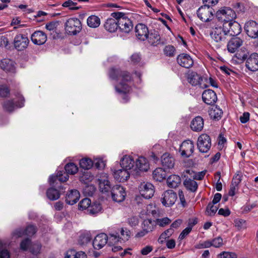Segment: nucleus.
I'll use <instances>...</instances> for the list:
<instances>
[{
	"mask_svg": "<svg viewBox=\"0 0 258 258\" xmlns=\"http://www.w3.org/2000/svg\"><path fill=\"white\" fill-rule=\"evenodd\" d=\"M109 76L112 80L119 82L115 88L116 91L121 95L123 102H126L128 100L126 94L130 92L131 88L128 84L131 81L130 74L118 69L111 68L109 72Z\"/></svg>",
	"mask_w": 258,
	"mask_h": 258,
	"instance_id": "nucleus-1",
	"label": "nucleus"
},
{
	"mask_svg": "<svg viewBox=\"0 0 258 258\" xmlns=\"http://www.w3.org/2000/svg\"><path fill=\"white\" fill-rule=\"evenodd\" d=\"M66 172L58 171L56 175H51L49 178V182L50 185L53 184L57 179L60 182H64L68 180V174H75L78 171V166L74 163H68L64 167Z\"/></svg>",
	"mask_w": 258,
	"mask_h": 258,
	"instance_id": "nucleus-2",
	"label": "nucleus"
},
{
	"mask_svg": "<svg viewBox=\"0 0 258 258\" xmlns=\"http://www.w3.org/2000/svg\"><path fill=\"white\" fill-rule=\"evenodd\" d=\"M111 16L114 18H119L118 28L121 31L128 33L133 29V26L131 21L122 12H114Z\"/></svg>",
	"mask_w": 258,
	"mask_h": 258,
	"instance_id": "nucleus-3",
	"label": "nucleus"
},
{
	"mask_svg": "<svg viewBox=\"0 0 258 258\" xmlns=\"http://www.w3.org/2000/svg\"><path fill=\"white\" fill-rule=\"evenodd\" d=\"M133 175L135 176H140L142 173L147 172L150 169V164L147 158L143 156L139 157L135 161Z\"/></svg>",
	"mask_w": 258,
	"mask_h": 258,
	"instance_id": "nucleus-4",
	"label": "nucleus"
},
{
	"mask_svg": "<svg viewBox=\"0 0 258 258\" xmlns=\"http://www.w3.org/2000/svg\"><path fill=\"white\" fill-rule=\"evenodd\" d=\"M216 16L219 21L226 23L236 18V15L230 8L224 7L216 12Z\"/></svg>",
	"mask_w": 258,
	"mask_h": 258,
	"instance_id": "nucleus-5",
	"label": "nucleus"
},
{
	"mask_svg": "<svg viewBox=\"0 0 258 258\" xmlns=\"http://www.w3.org/2000/svg\"><path fill=\"white\" fill-rule=\"evenodd\" d=\"M65 30L70 35H76L82 29V24L79 19L71 18L65 23Z\"/></svg>",
	"mask_w": 258,
	"mask_h": 258,
	"instance_id": "nucleus-6",
	"label": "nucleus"
},
{
	"mask_svg": "<svg viewBox=\"0 0 258 258\" xmlns=\"http://www.w3.org/2000/svg\"><path fill=\"white\" fill-rule=\"evenodd\" d=\"M197 146L199 151L202 153H207L211 147V139L206 134L201 135L198 139Z\"/></svg>",
	"mask_w": 258,
	"mask_h": 258,
	"instance_id": "nucleus-7",
	"label": "nucleus"
},
{
	"mask_svg": "<svg viewBox=\"0 0 258 258\" xmlns=\"http://www.w3.org/2000/svg\"><path fill=\"white\" fill-rule=\"evenodd\" d=\"M210 35L212 39L216 42L220 43L221 44L226 42L227 35L223 27H215L210 33Z\"/></svg>",
	"mask_w": 258,
	"mask_h": 258,
	"instance_id": "nucleus-8",
	"label": "nucleus"
},
{
	"mask_svg": "<svg viewBox=\"0 0 258 258\" xmlns=\"http://www.w3.org/2000/svg\"><path fill=\"white\" fill-rule=\"evenodd\" d=\"M223 26L227 36H235L239 34L241 32V26L237 22L229 21L226 22L224 23Z\"/></svg>",
	"mask_w": 258,
	"mask_h": 258,
	"instance_id": "nucleus-9",
	"label": "nucleus"
},
{
	"mask_svg": "<svg viewBox=\"0 0 258 258\" xmlns=\"http://www.w3.org/2000/svg\"><path fill=\"white\" fill-rule=\"evenodd\" d=\"M198 17L203 22H208L213 16V9L207 5L201 6L197 11Z\"/></svg>",
	"mask_w": 258,
	"mask_h": 258,
	"instance_id": "nucleus-10",
	"label": "nucleus"
},
{
	"mask_svg": "<svg viewBox=\"0 0 258 258\" xmlns=\"http://www.w3.org/2000/svg\"><path fill=\"white\" fill-rule=\"evenodd\" d=\"M139 190L141 195L145 199L151 198L154 194L153 185L148 182L141 183L139 185Z\"/></svg>",
	"mask_w": 258,
	"mask_h": 258,
	"instance_id": "nucleus-11",
	"label": "nucleus"
},
{
	"mask_svg": "<svg viewBox=\"0 0 258 258\" xmlns=\"http://www.w3.org/2000/svg\"><path fill=\"white\" fill-rule=\"evenodd\" d=\"M111 170L114 178L116 181L120 182L127 181L132 174L131 171L122 168L120 169L113 168Z\"/></svg>",
	"mask_w": 258,
	"mask_h": 258,
	"instance_id": "nucleus-12",
	"label": "nucleus"
},
{
	"mask_svg": "<svg viewBox=\"0 0 258 258\" xmlns=\"http://www.w3.org/2000/svg\"><path fill=\"white\" fill-rule=\"evenodd\" d=\"M176 199V194L172 190H168L162 195L161 201L164 206L170 207L175 203Z\"/></svg>",
	"mask_w": 258,
	"mask_h": 258,
	"instance_id": "nucleus-13",
	"label": "nucleus"
},
{
	"mask_svg": "<svg viewBox=\"0 0 258 258\" xmlns=\"http://www.w3.org/2000/svg\"><path fill=\"white\" fill-rule=\"evenodd\" d=\"M111 196L114 201L118 203L122 202L126 197L125 189L119 185L114 186L112 188Z\"/></svg>",
	"mask_w": 258,
	"mask_h": 258,
	"instance_id": "nucleus-14",
	"label": "nucleus"
},
{
	"mask_svg": "<svg viewBox=\"0 0 258 258\" xmlns=\"http://www.w3.org/2000/svg\"><path fill=\"white\" fill-rule=\"evenodd\" d=\"M194 151V144L191 140H185L180 146L179 151L182 157H190Z\"/></svg>",
	"mask_w": 258,
	"mask_h": 258,
	"instance_id": "nucleus-15",
	"label": "nucleus"
},
{
	"mask_svg": "<svg viewBox=\"0 0 258 258\" xmlns=\"http://www.w3.org/2000/svg\"><path fill=\"white\" fill-rule=\"evenodd\" d=\"M29 43L28 37L23 34L17 35L14 41V47L18 51H22L26 49Z\"/></svg>",
	"mask_w": 258,
	"mask_h": 258,
	"instance_id": "nucleus-16",
	"label": "nucleus"
},
{
	"mask_svg": "<svg viewBox=\"0 0 258 258\" xmlns=\"http://www.w3.org/2000/svg\"><path fill=\"white\" fill-rule=\"evenodd\" d=\"M135 161L133 157L129 155H123L120 159L121 168L125 169L133 173V169L135 166Z\"/></svg>",
	"mask_w": 258,
	"mask_h": 258,
	"instance_id": "nucleus-17",
	"label": "nucleus"
},
{
	"mask_svg": "<svg viewBox=\"0 0 258 258\" xmlns=\"http://www.w3.org/2000/svg\"><path fill=\"white\" fill-rule=\"evenodd\" d=\"M244 29L250 37L256 38L258 37V24L255 21L250 20L247 22L245 24Z\"/></svg>",
	"mask_w": 258,
	"mask_h": 258,
	"instance_id": "nucleus-18",
	"label": "nucleus"
},
{
	"mask_svg": "<svg viewBox=\"0 0 258 258\" xmlns=\"http://www.w3.org/2000/svg\"><path fill=\"white\" fill-rule=\"evenodd\" d=\"M108 241V236L103 233L96 236L93 241V246L94 249L99 250L103 248Z\"/></svg>",
	"mask_w": 258,
	"mask_h": 258,
	"instance_id": "nucleus-19",
	"label": "nucleus"
},
{
	"mask_svg": "<svg viewBox=\"0 0 258 258\" xmlns=\"http://www.w3.org/2000/svg\"><path fill=\"white\" fill-rule=\"evenodd\" d=\"M243 41L240 37H234L228 42L227 50L230 53H234L243 44Z\"/></svg>",
	"mask_w": 258,
	"mask_h": 258,
	"instance_id": "nucleus-20",
	"label": "nucleus"
},
{
	"mask_svg": "<svg viewBox=\"0 0 258 258\" xmlns=\"http://www.w3.org/2000/svg\"><path fill=\"white\" fill-rule=\"evenodd\" d=\"M177 61L180 66L185 68H189L194 64V60L191 56L185 53L179 54L177 57Z\"/></svg>",
	"mask_w": 258,
	"mask_h": 258,
	"instance_id": "nucleus-21",
	"label": "nucleus"
},
{
	"mask_svg": "<svg viewBox=\"0 0 258 258\" xmlns=\"http://www.w3.org/2000/svg\"><path fill=\"white\" fill-rule=\"evenodd\" d=\"M135 30L136 36L139 39L144 41L147 39L149 33L146 25L142 23L138 24L136 25Z\"/></svg>",
	"mask_w": 258,
	"mask_h": 258,
	"instance_id": "nucleus-22",
	"label": "nucleus"
},
{
	"mask_svg": "<svg viewBox=\"0 0 258 258\" xmlns=\"http://www.w3.org/2000/svg\"><path fill=\"white\" fill-rule=\"evenodd\" d=\"M202 99L205 103L212 105L217 100V97L214 91L208 89L205 90L203 93Z\"/></svg>",
	"mask_w": 258,
	"mask_h": 258,
	"instance_id": "nucleus-23",
	"label": "nucleus"
},
{
	"mask_svg": "<svg viewBox=\"0 0 258 258\" xmlns=\"http://www.w3.org/2000/svg\"><path fill=\"white\" fill-rule=\"evenodd\" d=\"M245 65L246 68L251 71L258 70V54L252 53L247 58Z\"/></svg>",
	"mask_w": 258,
	"mask_h": 258,
	"instance_id": "nucleus-24",
	"label": "nucleus"
},
{
	"mask_svg": "<svg viewBox=\"0 0 258 258\" xmlns=\"http://www.w3.org/2000/svg\"><path fill=\"white\" fill-rule=\"evenodd\" d=\"M31 40L36 45L43 44L47 40L46 35L41 31H37L31 35Z\"/></svg>",
	"mask_w": 258,
	"mask_h": 258,
	"instance_id": "nucleus-25",
	"label": "nucleus"
},
{
	"mask_svg": "<svg viewBox=\"0 0 258 258\" xmlns=\"http://www.w3.org/2000/svg\"><path fill=\"white\" fill-rule=\"evenodd\" d=\"M162 166L166 169H172L175 165V159L168 153H164L161 157Z\"/></svg>",
	"mask_w": 258,
	"mask_h": 258,
	"instance_id": "nucleus-26",
	"label": "nucleus"
},
{
	"mask_svg": "<svg viewBox=\"0 0 258 258\" xmlns=\"http://www.w3.org/2000/svg\"><path fill=\"white\" fill-rule=\"evenodd\" d=\"M119 18H108L104 24L105 29L109 32H115L118 28Z\"/></svg>",
	"mask_w": 258,
	"mask_h": 258,
	"instance_id": "nucleus-27",
	"label": "nucleus"
},
{
	"mask_svg": "<svg viewBox=\"0 0 258 258\" xmlns=\"http://www.w3.org/2000/svg\"><path fill=\"white\" fill-rule=\"evenodd\" d=\"M80 199V193L77 189H71L66 196V202L68 204L73 205L76 204Z\"/></svg>",
	"mask_w": 258,
	"mask_h": 258,
	"instance_id": "nucleus-28",
	"label": "nucleus"
},
{
	"mask_svg": "<svg viewBox=\"0 0 258 258\" xmlns=\"http://www.w3.org/2000/svg\"><path fill=\"white\" fill-rule=\"evenodd\" d=\"M99 186L100 190L103 192L108 191L111 188V184L106 174H102L99 179Z\"/></svg>",
	"mask_w": 258,
	"mask_h": 258,
	"instance_id": "nucleus-29",
	"label": "nucleus"
},
{
	"mask_svg": "<svg viewBox=\"0 0 258 258\" xmlns=\"http://www.w3.org/2000/svg\"><path fill=\"white\" fill-rule=\"evenodd\" d=\"M36 231V228L33 225L28 226L25 231L21 229H17L13 232V236L16 237H20L24 235L31 236L35 233Z\"/></svg>",
	"mask_w": 258,
	"mask_h": 258,
	"instance_id": "nucleus-30",
	"label": "nucleus"
},
{
	"mask_svg": "<svg viewBox=\"0 0 258 258\" xmlns=\"http://www.w3.org/2000/svg\"><path fill=\"white\" fill-rule=\"evenodd\" d=\"M19 99L20 101V103L14 104L13 100L7 101L4 104V108L8 111L12 112L16 107H22L24 106V99L22 96H19Z\"/></svg>",
	"mask_w": 258,
	"mask_h": 258,
	"instance_id": "nucleus-31",
	"label": "nucleus"
},
{
	"mask_svg": "<svg viewBox=\"0 0 258 258\" xmlns=\"http://www.w3.org/2000/svg\"><path fill=\"white\" fill-rule=\"evenodd\" d=\"M188 82L192 86L199 85L201 87H206L207 86L203 84V78L197 73L191 74L188 78Z\"/></svg>",
	"mask_w": 258,
	"mask_h": 258,
	"instance_id": "nucleus-32",
	"label": "nucleus"
},
{
	"mask_svg": "<svg viewBox=\"0 0 258 258\" xmlns=\"http://www.w3.org/2000/svg\"><path fill=\"white\" fill-rule=\"evenodd\" d=\"M0 67L6 72H14L15 70V63L11 59L5 58L0 61Z\"/></svg>",
	"mask_w": 258,
	"mask_h": 258,
	"instance_id": "nucleus-33",
	"label": "nucleus"
},
{
	"mask_svg": "<svg viewBox=\"0 0 258 258\" xmlns=\"http://www.w3.org/2000/svg\"><path fill=\"white\" fill-rule=\"evenodd\" d=\"M204 124L203 118L198 116L195 117L192 120L190 123V127L191 130L195 132H200L203 130Z\"/></svg>",
	"mask_w": 258,
	"mask_h": 258,
	"instance_id": "nucleus-34",
	"label": "nucleus"
},
{
	"mask_svg": "<svg viewBox=\"0 0 258 258\" xmlns=\"http://www.w3.org/2000/svg\"><path fill=\"white\" fill-rule=\"evenodd\" d=\"M241 181L240 176L239 175H235L232 180L229 191V195L233 197L238 190V185Z\"/></svg>",
	"mask_w": 258,
	"mask_h": 258,
	"instance_id": "nucleus-35",
	"label": "nucleus"
},
{
	"mask_svg": "<svg viewBox=\"0 0 258 258\" xmlns=\"http://www.w3.org/2000/svg\"><path fill=\"white\" fill-rule=\"evenodd\" d=\"M181 182L180 177L177 175L173 174L168 177L167 179V184L168 186L171 188L177 187Z\"/></svg>",
	"mask_w": 258,
	"mask_h": 258,
	"instance_id": "nucleus-36",
	"label": "nucleus"
},
{
	"mask_svg": "<svg viewBox=\"0 0 258 258\" xmlns=\"http://www.w3.org/2000/svg\"><path fill=\"white\" fill-rule=\"evenodd\" d=\"M209 115L213 119L219 120L221 118L223 111L217 106H212L208 111Z\"/></svg>",
	"mask_w": 258,
	"mask_h": 258,
	"instance_id": "nucleus-37",
	"label": "nucleus"
},
{
	"mask_svg": "<svg viewBox=\"0 0 258 258\" xmlns=\"http://www.w3.org/2000/svg\"><path fill=\"white\" fill-rule=\"evenodd\" d=\"M146 213L148 215H152L154 217H158L161 216V212L155 204H149L146 207Z\"/></svg>",
	"mask_w": 258,
	"mask_h": 258,
	"instance_id": "nucleus-38",
	"label": "nucleus"
},
{
	"mask_svg": "<svg viewBox=\"0 0 258 258\" xmlns=\"http://www.w3.org/2000/svg\"><path fill=\"white\" fill-rule=\"evenodd\" d=\"M166 177V171L162 168H157L153 172V177L156 181H162Z\"/></svg>",
	"mask_w": 258,
	"mask_h": 258,
	"instance_id": "nucleus-39",
	"label": "nucleus"
},
{
	"mask_svg": "<svg viewBox=\"0 0 258 258\" xmlns=\"http://www.w3.org/2000/svg\"><path fill=\"white\" fill-rule=\"evenodd\" d=\"M64 258H87V256L83 251L77 252L74 249H70L67 251Z\"/></svg>",
	"mask_w": 258,
	"mask_h": 258,
	"instance_id": "nucleus-40",
	"label": "nucleus"
},
{
	"mask_svg": "<svg viewBox=\"0 0 258 258\" xmlns=\"http://www.w3.org/2000/svg\"><path fill=\"white\" fill-rule=\"evenodd\" d=\"M156 226L155 221L150 219L144 220L142 224V228H144L149 233L153 231Z\"/></svg>",
	"mask_w": 258,
	"mask_h": 258,
	"instance_id": "nucleus-41",
	"label": "nucleus"
},
{
	"mask_svg": "<svg viewBox=\"0 0 258 258\" xmlns=\"http://www.w3.org/2000/svg\"><path fill=\"white\" fill-rule=\"evenodd\" d=\"M183 174L185 177H188V174L190 175V177H194L196 179L202 180L206 174V171H203L198 173L195 174L193 171L190 169H186L183 172Z\"/></svg>",
	"mask_w": 258,
	"mask_h": 258,
	"instance_id": "nucleus-42",
	"label": "nucleus"
},
{
	"mask_svg": "<svg viewBox=\"0 0 258 258\" xmlns=\"http://www.w3.org/2000/svg\"><path fill=\"white\" fill-rule=\"evenodd\" d=\"M185 187L189 190L195 192L198 188V184L196 181L190 178H186L183 182Z\"/></svg>",
	"mask_w": 258,
	"mask_h": 258,
	"instance_id": "nucleus-43",
	"label": "nucleus"
},
{
	"mask_svg": "<svg viewBox=\"0 0 258 258\" xmlns=\"http://www.w3.org/2000/svg\"><path fill=\"white\" fill-rule=\"evenodd\" d=\"M149 43L152 45H157L160 42V37L157 32L149 33L147 39Z\"/></svg>",
	"mask_w": 258,
	"mask_h": 258,
	"instance_id": "nucleus-44",
	"label": "nucleus"
},
{
	"mask_svg": "<svg viewBox=\"0 0 258 258\" xmlns=\"http://www.w3.org/2000/svg\"><path fill=\"white\" fill-rule=\"evenodd\" d=\"M87 25L92 28L98 27L100 24V20L97 16L92 15L87 20Z\"/></svg>",
	"mask_w": 258,
	"mask_h": 258,
	"instance_id": "nucleus-45",
	"label": "nucleus"
},
{
	"mask_svg": "<svg viewBox=\"0 0 258 258\" xmlns=\"http://www.w3.org/2000/svg\"><path fill=\"white\" fill-rule=\"evenodd\" d=\"M121 242L120 236L117 233H111L108 236L107 243L109 245H113L118 242Z\"/></svg>",
	"mask_w": 258,
	"mask_h": 258,
	"instance_id": "nucleus-46",
	"label": "nucleus"
},
{
	"mask_svg": "<svg viewBox=\"0 0 258 258\" xmlns=\"http://www.w3.org/2000/svg\"><path fill=\"white\" fill-rule=\"evenodd\" d=\"M91 239V233L89 231L85 232L80 235L79 243L82 245H85L89 242Z\"/></svg>",
	"mask_w": 258,
	"mask_h": 258,
	"instance_id": "nucleus-47",
	"label": "nucleus"
},
{
	"mask_svg": "<svg viewBox=\"0 0 258 258\" xmlns=\"http://www.w3.org/2000/svg\"><path fill=\"white\" fill-rule=\"evenodd\" d=\"M46 195L47 198L51 201L56 200L60 197L59 191L57 189L52 187L47 190Z\"/></svg>",
	"mask_w": 258,
	"mask_h": 258,
	"instance_id": "nucleus-48",
	"label": "nucleus"
},
{
	"mask_svg": "<svg viewBox=\"0 0 258 258\" xmlns=\"http://www.w3.org/2000/svg\"><path fill=\"white\" fill-rule=\"evenodd\" d=\"M79 164L80 167L84 169H89L92 167L93 161L89 158H84L80 160Z\"/></svg>",
	"mask_w": 258,
	"mask_h": 258,
	"instance_id": "nucleus-49",
	"label": "nucleus"
},
{
	"mask_svg": "<svg viewBox=\"0 0 258 258\" xmlns=\"http://www.w3.org/2000/svg\"><path fill=\"white\" fill-rule=\"evenodd\" d=\"M77 5V3L72 0H68L62 4L63 7L68 8L69 10L72 11L77 10L80 9V7H78Z\"/></svg>",
	"mask_w": 258,
	"mask_h": 258,
	"instance_id": "nucleus-50",
	"label": "nucleus"
},
{
	"mask_svg": "<svg viewBox=\"0 0 258 258\" xmlns=\"http://www.w3.org/2000/svg\"><path fill=\"white\" fill-rule=\"evenodd\" d=\"M120 238L121 241L125 242L127 241L131 237L130 231L126 228H121L120 230Z\"/></svg>",
	"mask_w": 258,
	"mask_h": 258,
	"instance_id": "nucleus-51",
	"label": "nucleus"
},
{
	"mask_svg": "<svg viewBox=\"0 0 258 258\" xmlns=\"http://www.w3.org/2000/svg\"><path fill=\"white\" fill-rule=\"evenodd\" d=\"M102 207L98 203H94L88 209L90 213L92 215H95L101 211Z\"/></svg>",
	"mask_w": 258,
	"mask_h": 258,
	"instance_id": "nucleus-52",
	"label": "nucleus"
},
{
	"mask_svg": "<svg viewBox=\"0 0 258 258\" xmlns=\"http://www.w3.org/2000/svg\"><path fill=\"white\" fill-rule=\"evenodd\" d=\"M175 47L171 45H166L163 49L164 54L169 57L173 56L175 55Z\"/></svg>",
	"mask_w": 258,
	"mask_h": 258,
	"instance_id": "nucleus-53",
	"label": "nucleus"
},
{
	"mask_svg": "<svg viewBox=\"0 0 258 258\" xmlns=\"http://www.w3.org/2000/svg\"><path fill=\"white\" fill-rule=\"evenodd\" d=\"M95 166L96 168L102 170L104 168L106 165V161L102 158H96L94 160Z\"/></svg>",
	"mask_w": 258,
	"mask_h": 258,
	"instance_id": "nucleus-54",
	"label": "nucleus"
},
{
	"mask_svg": "<svg viewBox=\"0 0 258 258\" xmlns=\"http://www.w3.org/2000/svg\"><path fill=\"white\" fill-rule=\"evenodd\" d=\"M212 203H210L206 209V214L209 216H213L217 211L218 209L217 206Z\"/></svg>",
	"mask_w": 258,
	"mask_h": 258,
	"instance_id": "nucleus-55",
	"label": "nucleus"
},
{
	"mask_svg": "<svg viewBox=\"0 0 258 258\" xmlns=\"http://www.w3.org/2000/svg\"><path fill=\"white\" fill-rule=\"evenodd\" d=\"M211 246H214L216 248H219L222 246L223 244V239L220 237H217L210 241Z\"/></svg>",
	"mask_w": 258,
	"mask_h": 258,
	"instance_id": "nucleus-56",
	"label": "nucleus"
},
{
	"mask_svg": "<svg viewBox=\"0 0 258 258\" xmlns=\"http://www.w3.org/2000/svg\"><path fill=\"white\" fill-rule=\"evenodd\" d=\"M235 226L238 230H240L246 228V223L244 220L241 219H236L234 221Z\"/></svg>",
	"mask_w": 258,
	"mask_h": 258,
	"instance_id": "nucleus-57",
	"label": "nucleus"
},
{
	"mask_svg": "<svg viewBox=\"0 0 258 258\" xmlns=\"http://www.w3.org/2000/svg\"><path fill=\"white\" fill-rule=\"evenodd\" d=\"M91 206V200L88 198L83 199L79 204V209L82 210L87 208L89 209Z\"/></svg>",
	"mask_w": 258,
	"mask_h": 258,
	"instance_id": "nucleus-58",
	"label": "nucleus"
},
{
	"mask_svg": "<svg viewBox=\"0 0 258 258\" xmlns=\"http://www.w3.org/2000/svg\"><path fill=\"white\" fill-rule=\"evenodd\" d=\"M156 225H158L160 227H164L171 222V220L167 217L161 219H156L155 220Z\"/></svg>",
	"mask_w": 258,
	"mask_h": 258,
	"instance_id": "nucleus-59",
	"label": "nucleus"
},
{
	"mask_svg": "<svg viewBox=\"0 0 258 258\" xmlns=\"http://www.w3.org/2000/svg\"><path fill=\"white\" fill-rule=\"evenodd\" d=\"M96 191V188L92 184L88 185L84 189V194L88 196H92Z\"/></svg>",
	"mask_w": 258,
	"mask_h": 258,
	"instance_id": "nucleus-60",
	"label": "nucleus"
},
{
	"mask_svg": "<svg viewBox=\"0 0 258 258\" xmlns=\"http://www.w3.org/2000/svg\"><path fill=\"white\" fill-rule=\"evenodd\" d=\"M41 246L40 243H36L31 244L30 246V250L33 254H37L40 252Z\"/></svg>",
	"mask_w": 258,
	"mask_h": 258,
	"instance_id": "nucleus-61",
	"label": "nucleus"
},
{
	"mask_svg": "<svg viewBox=\"0 0 258 258\" xmlns=\"http://www.w3.org/2000/svg\"><path fill=\"white\" fill-rule=\"evenodd\" d=\"M221 258H237V255L235 252L223 251L220 253Z\"/></svg>",
	"mask_w": 258,
	"mask_h": 258,
	"instance_id": "nucleus-62",
	"label": "nucleus"
},
{
	"mask_svg": "<svg viewBox=\"0 0 258 258\" xmlns=\"http://www.w3.org/2000/svg\"><path fill=\"white\" fill-rule=\"evenodd\" d=\"M210 247H211V243H210V240H207L202 242H200L195 245V248L196 249H203L205 248H209Z\"/></svg>",
	"mask_w": 258,
	"mask_h": 258,
	"instance_id": "nucleus-63",
	"label": "nucleus"
},
{
	"mask_svg": "<svg viewBox=\"0 0 258 258\" xmlns=\"http://www.w3.org/2000/svg\"><path fill=\"white\" fill-rule=\"evenodd\" d=\"M227 140L226 138L221 134H220L218 138V148L220 149H222L225 145L226 144Z\"/></svg>",
	"mask_w": 258,
	"mask_h": 258,
	"instance_id": "nucleus-64",
	"label": "nucleus"
}]
</instances>
